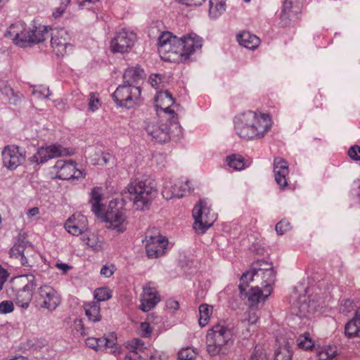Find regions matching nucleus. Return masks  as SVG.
<instances>
[{"mask_svg": "<svg viewBox=\"0 0 360 360\" xmlns=\"http://www.w3.org/2000/svg\"><path fill=\"white\" fill-rule=\"evenodd\" d=\"M225 162L230 169L235 171H240L248 166L245 158L240 154L227 155L225 159Z\"/></svg>", "mask_w": 360, "mask_h": 360, "instance_id": "obj_27", "label": "nucleus"}, {"mask_svg": "<svg viewBox=\"0 0 360 360\" xmlns=\"http://www.w3.org/2000/svg\"><path fill=\"white\" fill-rule=\"evenodd\" d=\"M146 77L144 70L140 66L129 67L123 74V82L129 85L136 86Z\"/></svg>", "mask_w": 360, "mask_h": 360, "instance_id": "obj_21", "label": "nucleus"}, {"mask_svg": "<svg viewBox=\"0 0 360 360\" xmlns=\"http://www.w3.org/2000/svg\"><path fill=\"white\" fill-rule=\"evenodd\" d=\"M7 271L0 265V290L3 288V285L7 279Z\"/></svg>", "mask_w": 360, "mask_h": 360, "instance_id": "obj_61", "label": "nucleus"}, {"mask_svg": "<svg viewBox=\"0 0 360 360\" xmlns=\"http://www.w3.org/2000/svg\"><path fill=\"white\" fill-rule=\"evenodd\" d=\"M213 312V307L207 304H202L199 307V325L201 327L207 326L209 323L210 316Z\"/></svg>", "mask_w": 360, "mask_h": 360, "instance_id": "obj_31", "label": "nucleus"}, {"mask_svg": "<svg viewBox=\"0 0 360 360\" xmlns=\"http://www.w3.org/2000/svg\"><path fill=\"white\" fill-rule=\"evenodd\" d=\"M143 242L147 256L152 259L162 256L168 246L167 238L159 233L155 234L153 230L146 232Z\"/></svg>", "mask_w": 360, "mask_h": 360, "instance_id": "obj_8", "label": "nucleus"}, {"mask_svg": "<svg viewBox=\"0 0 360 360\" xmlns=\"http://www.w3.org/2000/svg\"><path fill=\"white\" fill-rule=\"evenodd\" d=\"M98 350L105 349V348H112L115 344V338H107L105 337H102L98 338Z\"/></svg>", "mask_w": 360, "mask_h": 360, "instance_id": "obj_47", "label": "nucleus"}, {"mask_svg": "<svg viewBox=\"0 0 360 360\" xmlns=\"http://www.w3.org/2000/svg\"><path fill=\"white\" fill-rule=\"evenodd\" d=\"M35 287L36 283L32 280L17 292L15 303L18 307L22 309H27L29 307L30 303L32 299V292Z\"/></svg>", "mask_w": 360, "mask_h": 360, "instance_id": "obj_20", "label": "nucleus"}, {"mask_svg": "<svg viewBox=\"0 0 360 360\" xmlns=\"http://www.w3.org/2000/svg\"><path fill=\"white\" fill-rule=\"evenodd\" d=\"M188 6H198L202 4L205 0H178Z\"/></svg>", "mask_w": 360, "mask_h": 360, "instance_id": "obj_57", "label": "nucleus"}, {"mask_svg": "<svg viewBox=\"0 0 360 360\" xmlns=\"http://www.w3.org/2000/svg\"><path fill=\"white\" fill-rule=\"evenodd\" d=\"M139 330L141 336L143 338H149L151 336L153 333V328L148 322L144 321L141 323Z\"/></svg>", "mask_w": 360, "mask_h": 360, "instance_id": "obj_49", "label": "nucleus"}, {"mask_svg": "<svg viewBox=\"0 0 360 360\" xmlns=\"http://www.w3.org/2000/svg\"><path fill=\"white\" fill-rule=\"evenodd\" d=\"M116 207V202L110 201L102 218L108 224L107 228L115 230L117 233H123L127 229L128 221L125 211L119 210Z\"/></svg>", "mask_w": 360, "mask_h": 360, "instance_id": "obj_7", "label": "nucleus"}, {"mask_svg": "<svg viewBox=\"0 0 360 360\" xmlns=\"http://www.w3.org/2000/svg\"><path fill=\"white\" fill-rule=\"evenodd\" d=\"M148 82L153 87L158 89L162 82V77L158 74H152L149 77Z\"/></svg>", "mask_w": 360, "mask_h": 360, "instance_id": "obj_54", "label": "nucleus"}, {"mask_svg": "<svg viewBox=\"0 0 360 360\" xmlns=\"http://www.w3.org/2000/svg\"><path fill=\"white\" fill-rule=\"evenodd\" d=\"M49 160H50V158L47 150L46 147L42 146L38 148L37 153L30 158V162L39 165L47 162Z\"/></svg>", "mask_w": 360, "mask_h": 360, "instance_id": "obj_36", "label": "nucleus"}, {"mask_svg": "<svg viewBox=\"0 0 360 360\" xmlns=\"http://www.w3.org/2000/svg\"><path fill=\"white\" fill-rule=\"evenodd\" d=\"M37 300L41 307L53 311L60 304L61 299L53 287L44 285L38 289Z\"/></svg>", "mask_w": 360, "mask_h": 360, "instance_id": "obj_12", "label": "nucleus"}, {"mask_svg": "<svg viewBox=\"0 0 360 360\" xmlns=\"http://www.w3.org/2000/svg\"><path fill=\"white\" fill-rule=\"evenodd\" d=\"M143 341L138 338H134L126 342V348L129 350L127 354H135L139 355V352H143L145 349Z\"/></svg>", "mask_w": 360, "mask_h": 360, "instance_id": "obj_34", "label": "nucleus"}, {"mask_svg": "<svg viewBox=\"0 0 360 360\" xmlns=\"http://www.w3.org/2000/svg\"><path fill=\"white\" fill-rule=\"evenodd\" d=\"M25 24L22 22H16L12 24L9 28L8 33L13 40L15 41V38L24 30Z\"/></svg>", "mask_w": 360, "mask_h": 360, "instance_id": "obj_41", "label": "nucleus"}, {"mask_svg": "<svg viewBox=\"0 0 360 360\" xmlns=\"http://www.w3.org/2000/svg\"><path fill=\"white\" fill-rule=\"evenodd\" d=\"M161 301V295L157 285L153 281L146 283L142 287L139 309L147 312L155 307Z\"/></svg>", "mask_w": 360, "mask_h": 360, "instance_id": "obj_10", "label": "nucleus"}, {"mask_svg": "<svg viewBox=\"0 0 360 360\" xmlns=\"http://www.w3.org/2000/svg\"><path fill=\"white\" fill-rule=\"evenodd\" d=\"M155 103L158 110L160 109L167 114L168 117L166 119L170 120V123L177 122L178 116L174 110L171 109L174 104V98L171 94L167 91H159L155 98Z\"/></svg>", "mask_w": 360, "mask_h": 360, "instance_id": "obj_15", "label": "nucleus"}, {"mask_svg": "<svg viewBox=\"0 0 360 360\" xmlns=\"http://www.w3.org/2000/svg\"><path fill=\"white\" fill-rule=\"evenodd\" d=\"M112 97L118 105L130 108L141 103V89L138 86L124 83L117 88Z\"/></svg>", "mask_w": 360, "mask_h": 360, "instance_id": "obj_4", "label": "nucleus"}, {"mask_svg": "<svg viewBox=\"0 0 360 360\" xmlns=\"http://www.w3.org/2000/svg\"><path fill=\"white\" fill-rule=\"evenodd\" d=\"M136 39L134 32L122 30L112 39L110 44V51L112 53H127L134 46Z\"/></svg>", "mask_w": 360, "mask_h": 360, "instance_id": "obj_11", "label": "nucleus"}, {"mask_svg": "<svg viewBox=\"0 0 360 360\" xmlns=\"http://www.w3.org/2000/svg\"><path fill=\"white\" fill-rule=\"evenodd\" d=\"M193 215L195 218L193 229L201 233L210 228L217 219V214L202 200L194 207Z\"/></svg>", "mask_w": 360, "mask_h": 360, "instance_id": "obj_5", "label": "nucleus"}, {"mask_svg": "<svg viewBox=\"0 0 360 360\" xmlns=\"http://www.w3.org/2000/svg\"><path fill=\"white\" fill-rule=\"evenodd\" d=\"M124 193L128 195L136 210H144L149 207L157 191L143 181L134 180L127 186Z\"/></svg>", "mask_w": 360, "mask_h": 360, "instance_id": "obj_3", "label": "nucleus"}, {"mask_svg": "<svg viewBox=\"0 0 360 360\" xmlns=\"http://www.w3.org/2000/svg\"><path fill=\"white\" fill-rule=\"evenodd\" d=\"M322 95L320 93H316L313 98L314 106L316 108L322 107Z\"/></svg>", "mask_w": 360, "mask_h": 360, "instance_id": "obj_60", "label": "nucleus"}, {"mask_svg": "<svg viewBox=\"0 0 360 360\" xmlns=\"http://www.w3.org/2000/svg\"><path fill=\"white\" fill-rule=\"evenodd\" d=\"M337 354V347L335 345H325L319 347L316 352L319 360H332Z\"/></svg>", "mask_w": 360, "mask_h": 360, "instance_id": "obj_29", "label": "nucleus"}, {"mask_svg": "<svg viewBox=\"0 0 360 360\" xmlns=\"http://www.w3.org/2000/svg\"><path fill=\"white\" fill-rule=\"evenodd\" d=\"M30 32H31V30H27L26 29V26H25L23 32H22L17 37V38H15L14 42L16 44H19V45H22V46H23L26 43L31 44Z\"/></svg>", "mask_w": 360, "mask_h": 360, "instance_id": "obj_44", "label": "nucleus"}, {"mask_svg": "<svg viewBox=\"0 0 360 360\" xmlns=\"http://www.w3.org/2000/svg\"><path fill=\"white\" fill-rule=\"evenodd\" d=\"M162 195L166 200H171L174 198H182V193L179 191L175 192L174 184L172 182H167L162 191Z\"/></svg>", "mask_w": 360, "mask_h": 360, "instance_id": "obj_39", "label": "nucleus"}, {"mask_svg": "<svg viewBox=\"0 0 360 360\" xmlns=\"http://www.w3.org/2000/svg\"><path fill=\"white\" fill-rule=\"evenodd\" d=\"M228 333L229 330L226 326L216 324L207 332V342H212L223 347L229 341Z\"/></svg>", "mask_w": 360, "mask_h": 360, "instance_id": "obj_19", "label": "nucleus"}, {"mask_svg": "<svg viewBox=\"0 0 360 360\" xmlns=\"http://www.w3.org/2000/svg\"><path fill=\"white\" fill-rule=\"evenodd\" d=\"M115 271V266L111 264L110 266L105 265L103 266V268L101 270V274L105 277H110L111 276Z\"/></svg>", "mask_w": 360, "mask_h": 360, "instance_id": "obj_55", "label": "nucleus"}, {"mask_svg": "<svg viewBox=\"0 0 360 360\" xmlns=\"http://www.w3.org/2000/svg\"><path fill=\"white\" fill-rule=\"evenodd\" d=\"M14 310V304L12 301L5 300L0 302V314L11 313Z\"/></svg>", "mask_w": 360, "mask_h": 360, "instance_id": "obj_50", "label": "nucleus"}, {"mask_svg": "<svg viewBox=\"0 0 360 360\" xmlns=\"http://www.w3.org/2000/svg\"><path fill=\"white\" fill-rule=\"evenodd\" d=\"M25 245L23 243L15 244L10 250L11 257L19 259L21 262L24 254Z\"/></svg>", "mask_w": 360, "mask_h": 360, "instance_id": "obj_43", "label": "nucleus"}, {"mask_svg": "<svg viewBox=\"0 0 360 360\" xmlns=\"http://www.w3.org/2000/svg\"><path fill=\"white\" fill-rule=\"evenodd\" d=\"M50 30L51 28L46 26L36 27L31 30V44H39L44 41L48 37V33Z\"/></svg>", "mask_w": 360, "mask_h": 360, "instance_id": "obj_30", "label": "nucleus"}, {"mask_svg": "<svg viewBox=\"0 0 360 360\" xmlns=\"http://www.w3.org/2000/svg\"><path fill=\"white\" fill-rule=\"evenodd\" d=\"M274 173L275 180L281 189L284 190L290 187L287 179L289 174V167L285 159L281 157L274 158Z\"/></svg>", "mask_w": 360, "mask_h": 360, "instance_id": "obj_16", "label": "nucleus"}, {"mask_svg": "<svg viewBox=\"0 0 360 360\" xmlns=\"http://www.w3.org/2000/svg\"><path fill=\"white\" fill-rule=\"evenodd\" d=\"M162 122L163 120H161L160 122H150L146 127L148 134L158 142H165L170 139L169 124L172 123H162Z\"/></svg>", "mask_w": 360, "mask_h": 360, "instance_id": "obj_17", "label": "nucleus"}, {"mask_svg": "<svg viewBox=\"0 0 360 360\" xmlns=\"http://www.w3.org/2000/svg\"><path fill=\"white\" fill-rule=\"evenodd\" d=\"M290 229V224L286 220H281L276 225V231L280 235H283Z\"/></svg>", "mask_w": 360, "mask_h": 360, "instance_id": "obj_51", "label": "nucleus"}, {"mask_svg": "<svg viewBox=\"0 0 360 360\" xmlns=\"http://www.w3.org/2000/svg\"><path fill=\"white\" fill-rule=\"evenodd\" d=\"M101 106V101L98 98V95L96 93H91L89 95V109L94 112L99 108Z\"/></svg>", "mask_w": 360, "mask_h": 360, "instance_id": "obj_46", "label": "nucleus"}, {"mask_svg": "<svg viewBox=\"0 0 360 360\" xmlns=\"http://www.w3.org/2000/svg\"><path fill=\"white\" fill-rule=\"evenodd\" d=\"M66 231L73 236L86 235L89 231L87 218L80 212H75L65 223Z\"/></svg>", "mask_w": 360, "mask_h": 360, "instance_id": "obj_14", "label": "nucleus"}, {"mask_svg": "<svg viewBox=\"0 0 360 360\" xmlns=\"http://www.w3.org/2000/svg\"><path fill=\"white\" fill-rule=\"evenodd\" d=\"M234 130L242 139H260L266 134L272 125L269 114L248 110L237 115L233 120Z\"/></svg>", "mask_w": 360, "mask_h": 360, "instance_id": "obj_2", "label": "nucleus"}, {"mask_svg": "<svg viewBox=\"0 0 360 360\" xmlns=\"http://www.w3.org/2000/svg\"><path fill=\"white\" fill-rule=\"evenodd\" d=\"M195 356V351L190 347L182 349L178 354V357L180 360H193Z\"/></svg>", "mask_w": 360, "mask_h": 360, "instance_id": "obj_45", "label": "nucleus"}, {"mask_svg": "<svg viewBox=\"0 0 360 360\" xmlns=\"http://www.w3.org/2000/svg\"><path fill=\"white\" fill-rule=\"evenodd\" d=\"M266 264H272L269 263L264 260H257V262L253 263L252 268L255 270L257 274H259V272L264 271L265 269H269V268H266V266H267Z\"/></svg>", "mask_w": 360, "mask_h": 360, "instance_id": "obj_53", "label": "nucleus"}, {"mask_svg": "<svg viewBox=\"0 0 360 360\" xmlns=\"http://www.w3.org/2000/svg\"><path fill=\"white\" fill-rule=\"evenodd\" d=\"M33 94L34 95L38 96L39 97L42 96V97L46 98V97L49 96V91L48 89L44 87V88H41V89H34L33 91Z\"/></svg>", "mask_w": 360, "mask_h": 360, "instance_id": "obj_62", "label": "nucleus"}, {"mask_svg": "<svg viewBox=\"0 0 360 360\" xmlns=\"http://www.w3.org/2000/svg\"><path fill=\"white\" fill-rule=\"evenodd\" d=\"M347 155L353 160H360V146L358 145L351 146L347 151Z\"/></svg>", "mask_w": 360, "mask_h": 360, "instance_id": "obj_52", "label": "nucleus"}, {"mask_svg": "<svg viewBox=\"0 0 360 360\" xmlns=\"http://www.w3.org/2000/svg\"><path fill=\"white\" fill-rule=\"evenodd\" d=\"M259 316L256 311H249L248 321L250 324H255L257 322Z\"/></svg>", "mask_w": 360, "mask_h": 360, "instance_id": "obj_59", "label": "nucleus"}, {"mask_svg": "<svg viewBox=\"0 0 360 360\" xmlns=\"http://www.w3.org/2000/svg\"><path fill=\"white\" fill-rule=\"evenodd\" d=\"M55 266L57 269L62 271L63 274H66L72 268L68 264L61 262H57Z\"/></svg>", "mask_w": 360, "mask_h": 360, "instance_id": "obj_63", "label": "nucleus"}, {"mask_svg": "<svg viewBox=\"0 0 360 360\" xmlns=\"http://www.w3.org/2000/svg\"><path fill=\"white\" fill-rule=\"evenodd\" d=\"M69 35L63 29L57 30L53 34L51 39V46L53 52L60 57L66 53V49L70 45Z\"/></svg>", "mask_w": 360, "mask_h": 360, "instance_id": "obj_18", "label": "nucleus"}, {"mask_svg": "<svg viewBox=\"0 0 360 360\" xmlns=\"http://www.w3.org/2000/svg\"><path fill=\"white\" fill-rule=\"evenodd\" d=\"M85 315L92 322H98L101 320V305L98 302H90L83 305Z\"/></svg>", "mask_w": 360, "mask_h": 360, "instance_id": "obj_25", "label": "nucleus"}, {"mask_svg": "<svg viewBox=\"0 0 360 360\" xmlns=\"http://www.w3.org/2000/svg\"><path fill=\"white\" fill-rule=\"evenodd\" d=\"M226 10L224 0H210V15L217 18L221 15Z\"/></svg>", "mask_w": 360, "mask_h": 360, "instance_id": "obj_32", "label": "nucleus"}, {"mask_svg": "<svg viewBox=\"0 0 360 360\" xmlns=\"http://www.w3.org/2000/svg\"><path fill=\"white\" fill-rule=\"evenodd\" d=\"M86 345L96 351L98 350V338H89L86 340Z\"/></svg>", "mask_w": 360, "mask_h": 360, "instance_id": "obj_58", "label": "nucleus"}, {"mask_svg": "<svg viewBox=\"0 0 360 360\" xmlns=\"http://www.w3.org/2000/svg\"><path fill=\"white\" fill-rule=\"evenodd\" d=\"M257 274V272L253 268L251 270L247 271L246 272L242 274L240 277V283L238 286L241 294L243 292H245L246 288L248 286L249 283L253 280L254 276Z\"/></svg>", "mask_w": 360, "mask_h": 360, "instance_id": "obj_38", "label": "nucleus"}, {"mask_svg": "<svg viewBox=\"0 0 360 360\" xmlns=\"http://www.w3.org/2000/svg\"><path fill=\"white\" fill-rule=\"evenodd\" d=\"M103 189L101 187H94L91 192L90 203L91 210L96 216H101L103 214Z\"/></svg>", "mask_w": 360, "mask_h": 360, "instance_id": "obj_24", "label": "nucleus"}, {"mask_svg": "<svg viewBox=\"0 0 360 360\" xmlns=\"http://www.w3.org/2000/svg\"><path fill=\"white\" fill-rule=\"evenodd\" d=\"M297 342L299 348L304 350H311L314 347V341L311 338L309 333L300 335Z\"/></svg>", "mask_w": 360, "mask_h": 360, "instance_id": "obj_35", "label": "nucleus"}, {"mask_svg": "<svg viewBox=\"0 0 360 360\" xmlns=\"http://www.w3.org/2000/svg\"><path fill=\"white\" fill-rule=\"evenodd\" d=\"M36 256V252L33 247L31 245L25 246L24 254L22 255L21 264L22 266H31Z\"/></svg>", "mask_w": 360, "mask_h": 360, "instance_id": "obj_37", "label": "nucleus"}, {"mask_svg": "<svg viewBox=\"0 0 360 360\" xmlns=\"http://www.w3.org/2000/svg\"><path fill=\"white\" fill-rule=\"evenodd\" d=\"M56 177L62 180L82 179L86 176L84 169L77 167V164L72 160H58L53 167Z\"/></svg>", "mask_w": 360, "mask_h": 360, "instance_id": "obj_9", "label": "nucleus"}, {"mask_svg": "<svg viewBox=\"0 0 360 360\" xmlns=\"http://www.w3.org/2000/svg\"><path fill=\"white\" fill-rule=\"evenodd\" d=\"M124 360H143V358L139 355L135 354H126Z\"/></svg>", "mask_w": 360, "mask_h": 360, "instance_id": "obj_64", "label": "nucleus"}, {"mask_svg": "<svg viewBox=\"0 0 360 360\" xmlns=\"http://www.w3.org/2000/svg\"><path fill=\"white\" fill-rule=\"evenodd\" d=\"M174 184L175 192L179 191L182 193V197L191 191L190 182L188 181H177Z\"/></svg>", "mask_w": 360, "mask_h": 360, "instance_id": "obj_42", "label": "nucleus"}, {"mask_svg": "<svg viewBox=\"0 0 360 360\" xmlns=\"http://www.w3.org/2000/svg\"><path fill=\"white\" fill-rule=\"evenodd\" d=\"M202 37L195 32H189L179 38L171 33L162 34L159 38L158 51L164 60L185 63L202 46Z\"/></svg>", "mask_w": 360, "mask_h": 360, "instance_id": "obj_1", "label": "nucleus"}, {"mask_svg": "<svg viewBox=\"0 0 360 360\" xmlns=\"http://www.w3.org/2000/svg\"><path fill=\"white\" fill-rule=\"evenodd\" d=\"M3 165L10 170H14L25 161V155L15 145H8L2 151Z\"/></svg>", "mask_w": 360, "mask_h": 360, "instance_id": "obj_13", "label": "nucleus"}, {"mask_svg": "<svg viewBox=\"0 0 360 360\" xmlns=\"http://www.w3.org/2000/svg\"><path fill=\"white\" fill-rule=\"evenodd\" d=\"M94 296L98 302L106 301L111 298L112 290L107 287L98 288L94 290Z\"/></svg>", "mask_w": 360, "mask_h": 360, "instance_id": "obj_40", "label": "nucleus"}, {"mask_svg": "<svg viewBox=\"0 0 360 360\" xmlns=\"http://www.w3.org/2000/svg\"><path fill=\"white\" fill-rule=\"evenodd\" d=\"M269 269H265L264 271L259 272L257 276H260L262 278V285L264 288V292L271 294L273 291V285L276 281V272L274 270L272 264H266Z\"/></svg>", "mask_w": 360, "mask_h": 360, "instance_id": "obj_23", "label": "nucleus"}, {"mask_svg": "<svg viewBox=\"0 0 360 360\" xmlns=\"http://www.w3.org/2000/svg\"><path fill=\"white\" fill-rule=\"evenodd\" d=\"M306 0H285L280 15L282 27L293 26L301 19Z\"/></svg>", "mask_w": 360, "mask_h": 360, "instance_id": "obj_6", "label": "nucleus"}, {"mask_svg": "<svg viewBox=\"0 0 360 360\" xmlns=\"http://www.w3.org/2000/svg\"><path fill=\"white\" fill-rule=\"evenodd\" d=\"M292 352L284 348L276 352L274 360H292Z\"/></svg>", "mask_w": 360, "mask_h": 360, "instance_id": "obj_48", "label": "nucleus"}, {"mask_svg": "<svg viewBox=\"0 0 360 360\" xmlns=\"http://www.w3.org/2000/svg\"><path fill=\"white\" fill-rule=\"evenodd\" d=\"M207 351L212 355H215V354H218L222 347L221 346L217 345L212 342H207Z\"/></svg>", "mask_w": 360, "mask_h": 360, "instance_id": "obj_56", "label": "nucleus"}, {"mask_svg": "<svg viewBox=\"0 0 360 360\" xmlns=\"http://www.w3.org/2000/svg\"><path fill=\"white\" fill-rule=\"evenodd\" d=\"M271 294L265 292L259 287L252 288L248 295V301L250 307H257L259 302H265Z\"/></svg>", "mask_w": 360, "mask_h": 360, "instance_id": "obj_26", "label": "nucleus"}, {"mask_svg": "<svg viewBox=\"0 0 360 360\" xmlns=\"http://www.w3.org/2000/svg\"><path fill=\"white\" fill-rule=\"evenodd\" d=\"M345 330L348 338L360 336V321L353 318L346 324Z\"/></svg>", "mask_w": 360, "mask_h": 360, "instance_id": "obj_33", "label": "nucleus"}, {"mask_svg": "<svg viewBox=\"0 0 360 360\" xmlns=\"http://www.w3.org/2000/svg\"><path fill=\"white\" fill-rule=\"evenodd\" d=\"M236 39L240 46L255 50L260 44V39L248 31H243L236 35Z\"/></svg>", "mask_w": 360, "mask_h": 360, "instance_id": "obj_22", "label": "nucleus"}, {"mask_svg": "<svg viewBox=\"0 0 360 360\" xmlns=\"http://www.w3.org/2000/svg\"><path fill=\"white\" fill-rule=\"evenodd\" d=\"M50 159L61 156H68L73 154V152L68 148H65L59 144H52L45 146Z\"/></svg>", "mask_w": 360, "mask_h": 360, "instance_id": "obj_28", "label": "nucleus"}]
</instances>
